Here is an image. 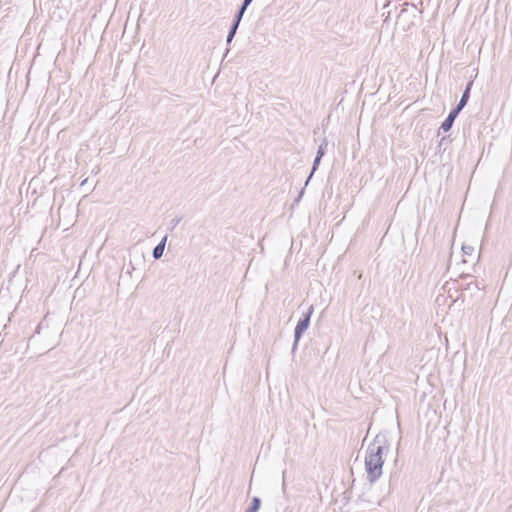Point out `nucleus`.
I'll return each instance as SVG.
<instances>
[{
    "instance_id": "1",
    "label": "nucleus",
    "mask_w": 512,
    "mask_h": 512,
    "mask_svg": "<svg viewBox=\"0 0 512 512\" xmlns=\"http://www.w3.org/2000/svg\"><path fill=\"white\" fill-rule=\"evenodd\" d=\"M388 447L385 446L383 438L376 436L373 443H371L366 451L365 456V469L367 472L368 480L373 483L382 475V467L384 464V451Z\"/></svg>"
},
{
    "instance_id": "10",
    "label": "nucleus",
    "mask_w": 512,
    "mask_h": 512,
    "mask_svg": "<svg viewBox=\"0 0 512 512\" xmlns=\"http://www.w3.org/2000/svg\"><path fill=\"white\" fill-rule=\"evenodd\" d=\"M452 125H453V121H451L449 118H446L445 121L441 125V129L444 132H447L451 129Z\"/></svg>"
},
{
    "instance_id": "14",
    "label": "nucleus",
    "mask_w": 512,
    "mask_h": 512,
    "mask_svg": "<svg viewBox=\"0 0 512 512\" xmlns=\"http://www.w3.org/2000/svg\"><path fill=\"white\" fill-rule=\"evenodd\" d=\"M253 0H244L243 3H245V5H250L252 3Z\"/></svg>"
},
{
    "instance_id": "7",
    "label": "nucleus",
    "mask_w": 512,
    "mask_h": 512,
    "mask_svg": "<svg viewBox=\"0 0 512 512\" xmlns=\"http://www.w3.org/2000/svg\"><path fill=\"white\" fill-rule=\"evenodd\" d=\"M238 27L239 26H236V25L232 24V26L230 28V31L228 33L227 39H226L227 44H230L232 42V40H233V38H234V36H235V34L237 32Z\"/></svg>"
},
{
    "instance_id": "6",
    "label": "nucleus",
    "mask_w": 512,
    "mask_h": 512,
    "mask_svg": "<svg viewBox=\"0 0 512 512\" xmlns=\"http://www.w3.org/2000/svg\"><path fill=\"white\" fill-rule=\"evenodd\" d=\"M261 505V500L258 497L252 499L250 507L246 510L247 512H258Z\"/></svg>"
},
{
    "instance_id": "12",
    "label": "nucleus",
    "mask_w": 512,
    "mask_h": 512,
    "mask_svg": "<svg viewBox=\"0 0 512 512\" xmlns=\"http://www.w3.org/2000/svg\"><path fill=\"white\" fill-rule=\"evenodd\" d=\"M461 110H458V107H455L448 115L447 118H449L451 121L454 122L455 118L457 117V115L459 114Z\"/></svg>"
},
{
    "instance_id": "11",
    "label": "nucleus",
    "mask_w": 512,
    "mask_h": 512,
    "mask_svg": "<svg viewBox=\"0 0 512 512\" xmlns=\"http://www.w3.org/2000/svg\"><path fill=\"white\" fill-rule=\"evenodd\" d=\"M326 147H327V143L324 141V143H322L318 147L317 156L323 157V155L325 154V151H326Z\"/></svg>"
},
{
    "instance_id": "13",
    "label": "nucleus",
    "mask_w": 512,
    "mask_h": 512,
    "mask_svg": "<svg viewBox=\"0 0 512 512\" xmlns=\"http://www.w3.org/2000/svg\"><path fill=\"white\" fill-rule=\"evenodd\" d=\"M285 474H286V472L284 471V472H283V483H282V488H283V490H285V487H286Z\"/></svg>"
},
{
    "instance_id": "16",
    "label": "nucleus",
    "mask_w": 512,
    "mask_h": 512,
    "mask_svg": "<svg viewBox=\"0 0 512 512\" xmlns=\"http://www.w3.org/2000/svg\"><path fill=\"white\" fill-rule=\"evenodd\" d=\"M86 182H87V179H85V180L81 183V185H86Z\"/></svg>"
},
{
    "instance_id": "3",
    "label": "nucleus",
    "mask_w": 512,
    "mask_h": 512,
    "mask_svg": "<svg viewBox=\"0 0 512 512\" xmlns=\"http://www.w3.org/2000/svg\"><path fill=\"white\" fill-rule=\"evenodd\" d=\"M167 241V236H164L160 243L153 249V257L155 259H160L163 255L165 245Z\"/></svg>"
},
{
    "instance_id": "4",
    "label": "nucleus",
    "mask_w": 512,
    "mask_h": 512,
    "mask_svg": "<svg viewBox=\"0 0 512 512\" xmlns=\"http://www.w3.org/2000/svg\"><path fill=\"white\" fill-rule=\"evenodd\" d=\"M471 86H472V82L468 83L459 103L457 104L456 107H458V110H462L465 105L467 104V101L469 99V96H470V89H471Z\"/></svg>"
},
{
    "instance_id": "5",
    "label": "nucleus",
    "mask_w": 512,
    "mask_h": 512,
    "mask_svg": "<svg viewBox=\"0 0 512 512\" xmlns=\"http://www.w3.org/2000/svg\"><path fill=\"white\" fill-rule=\"evenodd\" d=\"M247 7H248V5H245V3H242V5H241L238 13L235 16V19H234L233 23H232L233 25L239 26V24L241 22V19H242L244 13H245Z\"/></svg>"
},
{
    "instance_id": "9",
    "label": "nucleus",
    "mask_w": 512,
    "mask_h": 512,
    "mask_svg": "<svg viewBox=\"0 0 512 512\" xmlns=\"http://www.w3.org/2000/svg\"><path fill=\"white\" fill-rule=\"evenodd\" d=\"M322 157H319V156H316L314 162H313V167H312V171L306 181V185L308 184L309 180L311 179V177L313 176L314 172L317 170L318 168V165L320 163V160H321Z\"/></svg>"
},
{
    "instance_id": "8",
    "label": "nucleus",
    "mask_w": 512,
    "mask_h": 512,
    "mask_svg": "<svg viewBox=\"0 0 512 512\" xmlns=\"http://www.w3.org/2000/svg\"><path fill=\"white\" fill-rule=\"evenodd\" d=\"M462 252L466 256H472L474 253V247L469 244H463L462 245Z\"/></svg>"
},
{
    "instance_id": "15",
    "label": "nucleus",
    "mask_w": 512,
    "mask_h": 512,
    "mask_svg": "<svg viewBox=\"0 0 512 512\" xmlns=\"http://www.w3.org/2000/svg\"><path fill=\"white\" fill-rule=\"evenodd\" d=\"M99 170H100V169H99V167H96V168L94 169V172H95V173H98V172H99Z\"/></svg>"
},
{
    "instance_id": "2",
    "label": "nucleus",
    "mask_w": 512,
    "mask_h": 512,
    "mask_svg": "<svg viewBox=\"0 0 512 512\" xmlns=\"http://www.w3.org/2000/svg\"><path fill=\"white\" fill-rule=\"evenodd\" d=\"M313 311H314V308L311 305L308 308L307 312L304 314L303 318L300 319L299 322L297 323V325L295 327V332H294L293 349H296L302 334L307 330V328L309 326V323H310V318H311V315H312Z\"/></svg>"
}]
</instances>
